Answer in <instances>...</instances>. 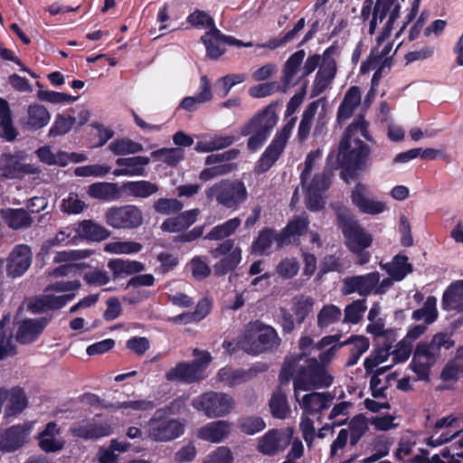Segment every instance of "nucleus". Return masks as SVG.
I'll return each mask as SVG.
<instances>
[{
  "label": "nucleus",
  "mask_w": 463,
  "mask_h": 463,
  "mask_svg": "<svg viewBox=\"0 0 463 463\" xmlns=\"http://www.w3.org/2000/svg\"><path fill=\"white\" fill-rule=\"evenodd\" d=\"M442 307L447 311L463 312V280L451 284L443 293Z\"/></svg>",
  "instance_id": "nucleus-39"
},
{
  "label": "nucleus",
  "mask_w": 463,
  "mask_h": 463,
  "mask_svg": "<svg viewBox=\"0 0 463 463\" xmlns=\"http://www.w3.org/2000/svg\"><path fill=\"white\" fill-rule=\"evenodd\" d=\"M213 258L220 260L213 265V273L221 277L237 268L241 261V249L234 240L228 239L210 250Z\"/></svg>",
  "instance_id": "nucleus-13"
},
{
  "label": "nucleus",
  "mask_w": 463,
  "mask_h": 463,
  "mask_svg": "<svg viewBox=\"0 0 463 463\" xmlns=\"http://www.w3.org/2000/svg\"><path fill=\"white\" fill-rule=\"evenodd\" d=\"M299 105L300 99H298L297 96H293L288 101L285 112V117L291 118L283 126V128L276 133L271 143L261 155L256 165V170L258 173L267 172L283 153L297 121V118L292 116L297 111Z\"/></svg>",
  "instance_id": "nucleus-4"
},
{
  "label": "nucleus",
  "mask_w": 463,
  "mask_h": 463,
  "mask_svg": "<svg viewBox=\"0 0 463 463\" xmlns=\"http://www.w3.org/2000/svg\"><path fill=\"white\" fill-rule=\"evenodd\" d=\"M104 251L110 254H133L142 250V245L136 241H110L104 246Z\"/></svg>",
  "instance_id": "nucleus-62"
},
{
  "label": "nucleus",
  "mask_w": 463,
  "mask_h": 463,
  "mask_svg": "<svg viewBox=\"0 0 463 463\" xmlns=\"http://www.w3.org/2000/svg\"><path fill=\"white\" fill-rule=\"evenodd\" d=\"M147 437L156 442H167L184 433V425L176 419L165 416L157 411L146 424Z\"/></svg>",
  "instance_id": "nucleus-10"
},
{
  "label": "nucleus",
  "mask_w": 463,
  "mask_h": 463,
  "mask_svg": "<svg viewBox=\"0 0 463 463\" xmlns=\"http://www.w3.org/2000/svg\"><path fill=\"white\" fill-rule=\"evenodd\" d=\"M463 431V419L448 416L438 420L434 425L433 433L428 439L427 444L438 447L450 441Z\"/></svg>",
  "instance_id": "nucleus-15"
},
{
  "label": "nucleus",
  "mask_w": 463,
  "mask_h": 463,
  "mask_svg": "<svg viewBox=\"0 0 463 463\" xmlns=\"http://www.w3.org/2000/svg\"><path fill=\"white\" fill-rule=\"evenodd\" d=\"M33 253L31 248L25 244L15 246L6 263V274L11 278L23 276L32 264Z\"/></svg>",
  "instance_id": "nucleus-23"
},
{
  "label": "nucleus",
  "mask_w": 463,
  "mask_h": 463,
  "mask_svg": "<svg viewBox=\"0 0 463 463\" xmlns=\"http://www.w3.org/2000/svg\"><path fill=\"white\" fill-rule=\"evenodd\" d=\"M331 175L330 171H323L316 174L308 184H303L307 188V204L309 210L316 212L324 207L322 193L329 187Z\"/></svg>",
  "instance_id": "nucleus-20"
},
{
  "label": "nucleus",
  "mask_w": 463,
  "mask_h": 463,
  "mask_svg": "<svg viewBox=\"0 0 463 463\" xmlns=\"http://www.w3.org/2000/svg\"><path fill=\"white\" fill-rule=\"evenodd\" d=\"M392 8H401L400 0H377L374 6L373 16L369 24V34H373L378 22L383 20L389 15Z\"/></svg>",
  "instance_id": "nucleus-42"
},
{
  "label": "nucleus",
  "mask_w": 463,
  "mask_h": 463,
  "mask_svg": "<svg viewBox=\"0 0 463 463\" xmlns=\"http://www.w3.org/2000/svg\"><path fill=\"white\" fill-rule=\"evenodd\" d=\"M209 199L233 211L238 210L248 198V191L241 180H222L205 191Z\"/></svg>",
  "instance_id": "nucleus-5"
},
{
  "label": "nucleus",
  "mask_w": 463,
  "mask_h": 463,
  "mask_svg": "<svg viewBox=\"0 0 463 463\" xmlns=\"http://www.w3.org/2000/svg\"><path fill=\"white\" fill-rule=\"evenodd\" d=\"M0 217L12 230H25L32 226L33 217L24 208H2L0 209Z\"/></svg>",
  "instance_id": "nucleus-29"
},
{
  "label": "nucleus",
  "mask_w": 463,
  "mask_h": 463,
  "mask_svg": "<svg viewBox=\"0 0 463 463\" xmlns=\"http://www.w3.org/2000/svg\"><path fill=\"white\" fill-rule=\"evenodd\" d=\"M337 50L335 47L326 49L323 53V60L316 74L311 96L317 97L322 94L332 83L336 74V61L335 59Z\"/></svg>",
  "instance_id": "nucleus-14"
},
{
  "label": "nucleus",
  "mask_w": 463,
  "mask_h": 463,
  "mask_svg": "<svg viewBox=\"0 0 463 463\" xmlns=\"http://www.w3.org/2000/svg\"><path fill=\"white\" fill-rule=\"evenodd\" d=\"M308 223V219L305 214L294 217L289 221L288 225L278 233V237L276 238L277 246L281 248L289 244L295 237L300 236L306 232Z\"/></svg>",
  "instance_id": "nucleus-32"
},
{
  "label": "nucleus",
  "mask_w": 463,
  "mask_h": 463,
  "mask_svg": "<svg viewBox=\"0 0 463 463\" xmlns=\"http://www.w3.org/2000/svg\"><path fill=\"white\" fill-rule=\"evenodd\" d=\"M342 316L341 309L335 305L323 307L317 315V326L319 327H327L330 325L339 321Z\"/></svg>",
  "instance_id": "nucleus-63"
},
{
  "label": "nucleus",
  "mask_w": 463,
  "mask_h": 463,
  "mask_svg": "<svg viewBox=\"0 0 463 463\" xmlns=\"http://www.w3.org/2000/svg\"><path fill=\"white\" fill-rule=\"evenodd\" d=\"M33 422L14 425L0 433V450L12 452L23 447L29 440L33 430Z\"/></svg>",
  "instance_id": "nucleus-19"
},
{
  "label": "nucleus",
  "mask_w": 463,
  "mask_h": 463,
  "mask_svg": "<svg viewBox=\"0 0 463 463\" xmlns=\"http://www.w3.org/2000/svg\"><path fill=\"white\" fill-rule=\"evenodd\" d=\"M292 435L291 429L270 430L258 439L257 449L263 455H276L290 444Z\"/></svg>",
  "instance_id": "nucleus-16"
},
{
  "label": "nucleus",
  "mask_w": 463,
  "mask_h": 463,
  "mask_svg": "<svg viewBox=\"0 0 463 463\" xmlns=\"http://www.w3.org/2000/svg\"><path fill=\"white\" fill-rule=\"evenodd\" d=\"M106 223L117 230H130L142 225L143 213L139 207L134 204L123 206H111L104 214Z\"/></svg>",
  "instance_id": "nucleus-12"
},
{
  "label": "nucleus",
  "mask_w": 463,
  "mask_h": 463,
  "mask_svg": "<svg viewBox=\"0 0 463 463\" xmlns=\"http://www.w3.org/2000/svg\"><path fill=\"white\" fill-rule=\"evenodd\" d=\"M317 109L318 103L317 101H314L310 103L303 112L298 131V138L301 141L305 140L308 137L312 127V120L317 111Z\"/></svg>",
  "instance_id": "nucleus-61"
},
{
  "label": "nucleus",
  "mask_w": 463,
  "mask_h": 463,
  "mask_svg": "<svg viewBox=\"0 0 463 463\" xmlns=\"http://www.w3.org/2000/svg\"><path fill=\"white\" fill-rule=\"evenodd\" d=\"M437 299L428 297L423 307L413 311L411 317L416 321L424 320L427 325L432 324L438 317Z\"/></svg>",
  "instance_id": "nucleus-51"
},
{
  "label": "nucleus",
  "mask_w": 463,
  "mask_h": 463,
  "mask_svg": "<svg viewBox=\"0 0 463 463\" xmlns=\"http://www.w3.org/2000/svg\"><path fill=\"white\" fill-rule=\"evenodd\" d=\"M306 56L304 50H299L294 52L286 61L281 76V88L283 91H286L288 88L297 85L299 82L301 77L298 76V73L301 72V64Z\"/></svg>",
  "instance_id": "nucleus-26"
},
{
  "label": "nucleus",
  "mask_w": 463,
  "mask_h": 463,
  "mask_svg": "<svg viewBox=\"0 0 463 463\" xmlns=\"http://www.w3.org/2000/svg\"><path fill=\"white\" fill-rule=\"evenodd\" d=\"M241 220L239 217L232 218L219 225L214 226L204 237L209 241H219L232 235L241 226Z\"/></svg>",
  "instance_id": "nucleus-46"
},
{
  "label": "nucleus",
  "mask_w": 463,
  "mask_h": 463,
  "mask_svg": "<svg viewBox=\"0 0 463 463\" xmlns=\"http://www.w3.org/2000/svg\"><path fill=\"white\" fill-rule=\"evenodd\" d=\"M417 440L418 436L414 432L409 430L403 432L396 449V458L404 462H421L420 456L411 457Z\"/></svg>",
  "instance_id": "nucleus-36"
},
{
  "label": "nucleus",
  "mask_w": 463,
  "mask_h": 463,
  "mask_svg": "<svg viewBox=\"0 0 463 463\" xmlns=\"http://www.w3.org/2000/svg\"><path fill=\"white\" fill-rule=\"evenodd\" d=\"M4 404L5 417L10 418L22 413L28 404L24 391L18 386L0 387V412Z\"/></svg>",
  "instance_id": "nucleus-21"
},
{
  "label": "nucleus",
  "mask_w": 463,
  "mask_h": 463,
  "mask_svg": "<svg viewBox=\"0 0 463 463\" xmlns=\"http://www.w3.org/2000/svg\"><path fill=\"white\" fill-rule=\"evenodd\" d=\"M275 104L267 106L262 111L255 115L241 130L242 136L250 135L253 130L261 131L269 136L272 128L278 122L275 112Z\"/></svg>",
  "instance_id": "nucleus-24"
},
{
  "label": "nucleus",
  "mask_w": 463,
  "mask_h": 463,
  "mask_svg": "<svg viewBox=\"0 0 463 463\" xmlns=\"http://www.w3.org/2000/svg\"><path fill=\"white\" fill-rule=\"evenodd\" d=\"M194 150L198 153H209L226 148L233 144L235 138L232 135L203 134L198 137Z\"/></svg>",
  "instance_id": "nucleus-31"
},
{
  "label": "nucleus",
  "mask_w": 463,
  "mask_h": 463,
  "mask_svg": "<svg viewBox=\"0 0 463 463\" xmlns=\"http://www.w3.org/2000/svg\"><path fill=\"white\" fill-rule=\"evenodd\" d=\"M10 319L8 317H4L0 322V360H4L15 354V345L10 332L5 330Z\"/></svg>",
  "instance_id": "nucleus-49"
},
{
  "label": "nucleus",
  "mask_w": 463,
  "mask_h": 463,
  "mask_svg": "<svg viewBox=\"0 0 463 463\" xmlns=\"http://www.w3.org/2000/svg\"><path fill=\"white\" fill-rule=\"evenodd\" d=\"M80 287V282L79 280L58 281L52 284L46 288V294L28 303V309L33 313L39 314L50 309L61 308L74 298V294L53 296L48 292H68L78 289Z\"/></svg>",
  "instance_id": "nucleus-7"
},
{
  "label": "nucleus",
  "mask_w": 463,
  "mask_h": 463,
  "mask_svg": "<svg viewBox=\"0 0 463 463\" xmlns=\"http://www.w3.org/2000/svg\"><path fill=\"white\" fill-rule=\"evenodd\" d=\"M153 208L157 213L170 215L181 212L184 204L175 198H159L154 202Z\"/></svg>",
  "instance_id": "nucleus-64"
},
{
  "label": "nucleus",
  "mask_w": 463,
  "mask_h": 463,
  "mask_svg": "<svg viewBox=\"0 0 463 463\" xmlns=\"http://www.w3.org/2000/svg\"><path fill=\"white\" fill-rule=\"evenodd\" d=\"M315 300L309 296H298L293 299V312L298 323H302L313 309Z\"/></svg>",
  "instance_id": "nucleus-59"
},
{
  "label": "nucleus",
  "mask_w": 463,
  "mask_h": 463,
  "mask_svg": "<svg viewBox=\"0 0 463 463\" xmlns=\"http://www.w3.org/2000/svg\"><path fill=\"white\" fill-rule=\"evenodd\" d=\"M336 215L339 227L347 241V246L354 253L361 252L372 243L370 234L360 226L351 215L348 209L338 207Z\"/></svg>",
  "instance_id": "nucleus-9"
},
{
  "label": "nucleus",
  "mask_w": 463,
  "mask_h": 463,
  "mask_svg": "<svg viewBox=\"0 0 463 463\" xmlns=\"http://www.w3.org/2000/svg\"><path fill=\"white\" fill-rule=\"evenodd\" d=\"M426 349L438 360L440 356L441 348L446 350L454 345L451 335L446 332L435 334L430 342H424Z\"/></svg>",
  "instance_id": "nucleus-48"
},
{
  "label": "nucleus",
  "mask_w": 463,
  "mask_h": 463,
  "mask_svg": "<svg viewBox=\"0 0 463 463\" xmlns=\"http://www.w3.org/2000/svg\"><path fill=\"white\" fill-rule=\"evenodd\" d=\"M70 433L76 438L89 440L99 439L112 433V426L107 421H98L94 418L75 422L70 428Z\"/></svg>",
  "instance_id": "nucleus-18"
},
{
  "label": "nucleus",
  "mask_w": 463,
  "mask_h": 463,
  "mask_svg": "<svg viewBox=\"0 0 463 463\" xmlns=\"http://www.w3.org/2000/svg\"><path fill=\"white\" fill-rule=\"evenodd\" d=\"M60 429L53 421L47 423L39 434V446L45 452H57L64 448L65 441L59 437Z\"/></svg>",
  "instance_id": "nucleus-33"
},
{
  "label": "nucleus",
  "mask_w": 463,
  "mask_h": 463,
  "mask_svg": "<svg viewBox=\"0 0 463 463\" xmlns=\"http://www.w3.org/2000/svg\"><path fill=\"white\" fill-rule=\"evenodd\" d=\"M109 150L116 156H125L140 153L144 150L140 143L135 142L129 138H117L108 146Z\"/></svg>",
  "instance_id": "nucleus-47"
},
{
  "label": "nucleus",
  "mask_w": 463,
  "mask_h": 463,
  "mask_svg": "<svg viewBox=\"0 0 463 463\" xmlns=\"http://www.w3.org/2000/svg\"><path fill=\"white\" fill-rule=\"evenodd\" d=\"M94 254L90 249L67 250L57 251L53 257L54 263L75 264V261L85 260Z\"/></svg>",
  "instance_id": "nucleus-54"
},
{
  "label": "nucleus",
  "mask_w": 463,
  "mask_h": 463,
  "mask_svg": "<svg viewBox=\"0 0 463 463\" xmlns=\"http://www.w3.org/2000/svg\"><path fill=\"white\" fill-rule=\"evenodd\" d=\"M294 379V395L298 400L299 391L329 387L333 377L316 358H306L303 353L286 357L279 373L281 383Z\"/></svg>",
  "instance_id": "nucleus-1"
},
{
  "label": "nucleus",
  "mask_w": 463,
  "mask_h": 463,
  "mask_svg": "<svg viewBox=\"0 0 463 463\" xmlns=\"http://www.w3.org/2000/svg\"><path fill=\"white\" fill-rule=\"evenodd\" d=\"M463 375V350H458L455 358L443 368L440 378L443 381L457 380Z\"/></svg>",
  "instance_id": "nucleus-55"
},
{
  "label": "nucleus",
  "mask_w": 463,
  "mask_h": 463,
  "mask_svg": "<svg viewBox=\"0 0 463 463\" xmlns=\"http://www.w3.org/2000/svg\"><path fill=\"white\" fill-rule=\"evenodd\" d=\"M237 345L247 354L256 355L278 348L280 338L272 326L256 320L245 326Z\"/></svg>",
  "instance_id": "nucleus-3"
},
{
  "label": "nucleus",
  "mask_w": 463,
  "mask_h": 463,
  "mask_svg": "<svg viewBox=\"0 0 463 463\" xmlns=\"http://www.w3.org/2000/svg\"><path fill=\"white\" fill-rule=\"evenodd\" d=\"M192 406L208 419L222 418L235 406L234 399L222 392H205L192 401Z\"/></svg>",
  "instance_id": "nucleus-6"
},
{
  "label": "nucleus",
  "mask_w": 463,
  "mask_h": 463,
  "mask_svg": "<svg viewBox=\"0 0 463 463\" xmlns=\"http://www.w3.org/2000/svg\"><path fill=\"white\" fill-rule=\"evenodd\" d=\"M24 159L23 152L3 153L0 156V177L13 180L41 174L42 169L39 165L25 163Z\"/></svg>",
  "instance_id": "nucleus-11"
},
{
  "label": "nucleus",
  "mask_w": 463,
  "mask_h": 463,
  "mask_svg": "<svg viewBox=\"0 0 463 463\" xmlns=\"http://www.w3.org/2000/svg\"><path fill=\"white\" fill-rule=\"evenodd\" d=\"M278 233L271 229H264L259 232L257 239L252 243V250L259 254L266 253L271 247L272 242H276Z\"/></svg>",
  "instance_id": "nucleus-60"
},
{
  "label": "nucleus",
  "mask_w": 463,
  "mask_h": 463,
  "mask_svg": "<svg viewBox=\"0 0 463 463\" xmlns=\"http://www.w3.org/2000/svg\"><path fill=\"white\" fill-rule=\"evenodd\" d=\"M247 373L243 370H235L231 367H223L217 373V381L226 386L232 387L243 383L247 379Z\"/></svg>",
  "instance_id": "nucleus-53"
},
{
  "label": "nucleus",
  "mask_w": 463,
  "mask_h": 463,
  "mask_svg": "<svg viewBox=\"0 0 463 463\" xmlns=\"http://www.w3.org/2000/svg\"><path fill=\"white\" fill-rule=\"evenodd\" d=\"M380 266L395 281L402 280L408 274L413 271L412 265L409 263L408 258L404 255H396L392 258V261L381 264Z\"/></svg>",
  "instance_id": "nucleus-40"
},
{
  "label": "nucleus",
  "mask_w": 463,
  "mask_h": 463,
  "mask_svg": "<svg viewBox=\"0 0 463 463\" xmlns=\"http://www.w3.org/2000/svg\"><path fill=\"white\" fill-rule=\"evenodd\" d=\"M351 201L360 212L366 214H379L386 211L384 202L374 200L370 197V190L367 185L358 183L351 193Z\"/></svg>",
  "instance_id": "nucleus-22"
},
{
  "label": "nucleus",
  "mask_w": 463,
  "mask_h": 463,
  "mask_svg": "<svg viewBox=\"0 0 463 463\" xmlns=\"http://www.w3.org/2000/svg\"><path fill=\"white\" fill-rule=\"evenodd\" d=\"M150 162L147 156L119 157L116 160V165L122 166L113 171L115 176H144L146 174L145 166Z\"/></svg>",
  "instance_id": "nucleus-27"
},
{
  "label": "nucleus",
  "mask_w": 463,
  "mask_h": 463,
  "mask_svg": "<svg viewBox=\"0 0 463 463\" xmlns=\"http://www.w3.org/2000/svg\"><path fill=\"white\" fill-rule=\"evenodd\" d=\"M361 137L370 139L367 123L359 116L346 128L339 146L338 160L343 167L341 176L345 182L354 178L356 172L366 165L369 158V147L360 139Z\"/></svg>",
  "instance_id": "nucleus-2"
},
{
  "label": "nucleus",
  "mask_w": 463,
  "mask_h": 463,
  "mask_svg": "<svg viewBox=\"0 0 463 463\" xmlns=\"http://www.w3.org/2000/svg\"><path fill=\"white\" fill-rule=\"evenodd\" d=\"M75 231L81 238L91 241H104L110 236V232L107 228L91 220L82 221Z\"/></svg>",
  "instance_id": "nucleus-38"
},
{
  "label": "nucleus",
  "mask_w": 463,
  "mask_h": 463,
  "mask_svg": "<svg viewBox=\"0 0 463 463\" xmlns=\"http://www.w3.org/2000/svg\"><path fill=\"white\" fill-rule=\"evenodd\" d=\"M201 41L203 43L206 54L210 59L216 60L225 52V49L222 47V44H225L224 34L217 28L208 30L201 37Z\"/></svg>",
  "instance_id": "nucleus-37"
},
{
  "label": "nucleus",
  "mask_w": 463,
  "mask_h": 463,
  "mask_svg": "<svg viewBox=\"0 0 463 463\" xmlns=\"http://www.w3.org/2000/svg\"><path fill=\"white\" fill-rule=\"evenodd\" d=\"M88 194L94 199L109 202L119 197V191L115 183L99 182L89 185Z\"/></svg>",
  "instance_id": "nucleus-43"
},
{
  "label": "nucleus",
  "mask_w": 463,
  "mask_h": 463,
  "mask_svg": "<svg viewBox=\"0 0 463 463\" xmlns=\"http://www.w3.org/2000/svg\"><path fill=\"white\" fill-rule=\"evenodd\" d=\"M379 279L380 274L377 271L364 275L348 276L342 281L341 292L345 296L356 293L360 297L365 298L373 294V289Z\"/></svg>",
  "instance_id": "nucleus-17"
},
{
  "label": "nucleus",
  "mask_w": 463,
  "mask_h": 463,
  "mask_svg": "<svg viewBox=\"0 0 463 463\" xmlns=\"http://www.w3.org/2000/svg\"><path fill=\"white\" fill-rule=\"evenodd\" d=\"M232 423L228 420H214L206 423L197 430V437L203 440L220 443L231 433Z\"/></svg>",
  "instance_id": "nucleus-28"
},
{
  "label": "nucleus",
  "mask_w": 463,
  "mask_h": 463,
  "mask_svg": "<svg viewBox=\"0 0 463 463\" xmlns=\"http://www.w3.org/2000/svg\"><path fill=\"white\" fill-rule=\"evenodd\" d=\"M108 268L116 279L138 273L145 269V265L137 260L114 259L108 262Z\"/></svg>",
  "instance_id": "nucleus-41"
},
{
  "label": "nucleus",
  "mask_w": 463,
  "mask_h": 463,
  "mask_svg": "<svg viewBox=\"0 0 463 463\" xmlns=\"http://www.w3.org/2000/svg\"><path fill=\"white\" fill-rule=\"evenodd\" d=\"M47 323L48 320L44 317L23 321L17 330L16 340L21 344L33 342L42 334Z\"/></svg>",
  "instance_id": "nucleus-34"
},
{
  "label": "nucleus",
  "mask_w": 463,
  "mask_h": 463,
  "mask_svg": "<svg viewBox=\"0 0 463 463\" xmlns=\"http://www.w3.org/2000/svg\"><path fill=\"white\" fill-rule=\"evenodd\" d=\"M246 79L245 73L227 74L215 81L216 91L221 98H225L234 86L244 82Z\"/></svg>",
  "instance_id": "nucleus-52"
},
{
  "label": "nucleus",
  "mask_w": 463,
  "mask_h": 463,
  "mask_svg": "<svg viewBox=\"0 0 463 463\" xmlns=\"http://www.w3.org/2000/svg\"><path fill=\"white\" fill-rule=\"evenodd\" d=\"M368 430L369 421L364 415L358 414L353 417L349 422L351 445H356Z\"/></svg>",
  "instance_id": "nucleus-56"
},
{
  "label": "nucleus",
  "mask_w": 463,
  "mask_h": 463,
  "mask_svg": "<svg viewBox=\"0 0 463 463\" xmlns=\"http://www.w3.org/2000/svg\"><path fill=\"white\" fill-rule=\"evenodd\" d=\"M391 355V346L385 345L373 350L364 362V366L366 374L372 373L373 369L379 364L387 361Z\"/></svg>",
  "instance_id": "nucleus-57"
},
{
  "label": "nucleus",
  "mask_w": 463,
  "mask_h": 463,
  "mask_svg": "<svg viewBox=\"0 0 463 463\" xmlns=\"http://www.w3.org/2000/svg\"><path fill=\"white\" fill-rule=\"evenodd\" d=\"M438 360L425 347V343L420 342L416 345L413 357L411 362V370L417 374L419 380H429L430 368Z\"/></svg>",
  "instance_id": "nucleus-25"
},
{
  "label": "nucleus",
  "mask_w": 463,
  "mask_h": 463,
  "mask_svg": "<svg viewBox=\"0 0 463 463\" xmlns=\"http://www.w3.org/2000/svg\"><path fill=\"white\" fill-rule=\"evenodd\" d=\"M196 357L192 363H179L175 367L165 373L168 381H178L192 383L206 377L205 370L208 367L212 356L208 352L194 349L193 352Z\"/></svg>",
  "instance_id": "nucleus-8"
},
{
  "label": "nucleus",
  "mask_w": 463,
  "mask_h": 463,
  "mask_svg": "<svg viewBox=\"0 0 463 463\" xmlns=\"http://www.w3.org/2000/svg\"><path fill=\"white\" fill-rule=\"evenodd\" d=\"M122 187L128 195L139 198H147L158 191L156 184L146 180L129 181L123 184Z\"/></svg>",
  "instance_id": "nucleus-45"
},
{
  "label": "nucleus",
  "mask_w": 463,
  "mask_h": 463,
  "mask_svg": "<svg viewBox=\"0 0 463 463\" xmlns=\"http://www.w3.org/2000/svg\"><path fill=\"white\" fill-rule=\"evenodd\" d=\"M334 396L329 392H311L297 400L305 414H315L327 409Z\"/></svg>",
  "instance_id": "nucleus-30"
},
{
  "label": "nucleus",
  "mask_w": 463,
  "mask_h": 463,
  "mask_svg": "<svg viewBox=\"0 0 463 463\" xmlns=\"http://www.w3.org/2000/svg\"><path fill=\"white\" fill-rule=\"evenodd\" d=\"M381 44L371 51L369 58L361 65V72L366 73L379 65L385 66L388 61V55L392 51V44L386 43L381 50Z\"/></svg>",
  "instance_id": "nucleus-44"
},
{
  "label": "nucleus",
  "mask_w": 463,
  "mask_h": 463,
  "mask_svg": "<svg viewBox=\"0 0 463 463\" xmlns=\"http://www.w3.org/2000/svg\"><path fill=\"white\" fill-rule=\"evenodd\" d=\"M50 118V113L44 106L33 104L28 107L26 116L22 119V124L27 129L36 130L45 127Z\"/></svg>",
  "instance_id": "nucleus-35"
},
{
  "label": "nucleus",
  "mask_w": 463,
  "mask_h": 463,
  "mask_svg": "<svg viewBox=\"0 0 463 463\" xmlns=\"http://www.w3.org/2000/svg\"><path fill=\"white\" fill-rule=\"evenodd\" d=\"M41 162L49 165H66V152L58 151L53 153L49 146H42L35 151Z\"/></svg>",
  "instance_id": "nucleus-58"
},
{
  "label": "nucleus",
  "mask_w": 463,
  "mask_h": 463,
  "mask_svg": "<svg viewBox=\"0 0 463 463\" xmlns=\"http://www.w3.org/2000/svg\"><path fill=\"white\" fill-rule=\"evenodd\" d=\"M0 127L3 129V136L7 141H12L16 137L17 131L13 126L8 102L2 98H0Z\"/></svg>",
  "instance_id": "nucleus-50"
}]
</instances>
